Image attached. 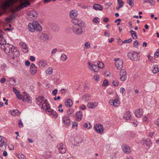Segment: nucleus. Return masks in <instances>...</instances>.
Returning <instances> with one entry per match:
<instances>
[{
    "label": "nucleus",
    "instance_id": "nucleus-1",
    "mask_svg": "<svg viewBox=\"0 0 159 159\" xmlns=\"http://www.w3.org/2000/svg\"><path fill=\"white\" fill-rule=\"evenodd\" d=\"M3 34V32L0 30V45H1V49H3L6 54H8L9 49H11V48H14L12 50H13V52H14V55L16 57H18L20 55L19 51L16 48L12 45L8 43H6V41L2 36Z\"/></svg>",
    "mask_w": 159,
    "mask_h": 159
},
{
    "label": "nucleus",
    "instance_id": "nucleus-2",
    "mask_svg": "<svg viewBox=\"0 0 159 159\" xmlns=\"http://www.w3.org/2000/svg\"><path fill=\"white\" fill-rule=\"evenodd\" d=\"M44 98L43 97H39L36 99V104L41 107V108L45 109L46 111L50 112V107L49 104L48 105L47 103V100H44Z\"/></svg>",
    "mask_w": 159,
    "mask_h": 159
},
{
    "label": "nucleus",
    "instance_id": "nucleus-3",
    "mask_svg": "<svg viewBox=\"0 0 159 159\" xmlns=\"http://www.w3.org/2000/svg\"><path fill=\"white\" fill-rule=\"evenodd\" d=\"M28 27L29 30L32 32H34L35 30L40 32L42 30L41 25L36 21H34L32 23H29Z\"/></svg>",
    "mask_w": 159,
    "mask_h": 159
},
{
    "label": "nucleus",
    "instance_id": "nucleus-4",
    "mask_svg": "<svg viewBox=\"0 0 159 159\" xmlns=\"http://www.w3.org/2000/svg\"><path fill=\"white\" fill-rule=\"evenodd\" d=\"M16 0H7L3 3L1 7L4 12L6 11L7 8L12 6L16 2Z\"/></svg>",
    "mask_w": 159,
    "mask_h": 159
},
{
    "label": "nucleus",
    "instance_id": "nucleus-5",
    "mask_svg": "<svg viewBox=\"0 0 159 159\" xmlns=\"http://www.w3.org/2000/svg\"><path fill=\"white\" fill-rule=\"evenodd\" d=\"M139 53L135 52H129L128 53V57L130 59L134 61H138L140 59Z\"/></svg>",
    "mask_w": 159,
    "mask_h": 159
},
{
    "label": "nucleus",
    "instance_id": "nucleus-6",
    "mask_svg": "<svg viewBox=\"0 0 159 159\" xmlns=\"http://www.w3.org/2000/svg\"><path fill=\"white\" fill-rule=\"evenodd\" d=\"M115 61V65L116 68L118 70H121L123 67V61L120 58H116L114 59Z\"/></svg>",
    "mask_w": 159,
    "mask_h": 159
},
{
    "label": "nucleus",
    "instance_id": "nucleus-7",
    "mask_svg": "<svg viewBox=\"0 0 159 159\" xmlns=\"http://www.w3.org/2000/svg\"><path fill=\"white\" fill-rule=\"evenodd\" d=\"M30 5V3L29 2L27 1H26L21 4L18 7H16L14 9L12 10V12L14 13H15L17 11L20 10L21 9L24 8V7H26L27 6L29 5Z\"/></svg>",
    "mask_w": 159,
    "mask_h": 159
},
{
    "label": "nucleus",
    "instance_id": "nucleus-8",
    "mask_svg": "<svg viewBox=\"0 0 159 159\" xmlns=\"http://www.w3.org/2000/svg\"><path fill=\"white\" fill-rule=\"evenodd\" d=\"M120 101L117 98L110 99L109 102V104L111 106L117 107H119L120 104Z\"/></svg>",
    "mask_w": 159,
    "mask_h": 159
},
{
    "label": "nucleus",
    "instance_id": "nucleus-9",
    "mask_svg": "<svg viewBox=\"0 0 159 159\" xmlns=\"http://www.w3.org/2000/svg\"><path fill=\"white\" fill-rule=\"evenodd\" d=\"M72 29L73 32L76 35H80L83 33L82 29L81 26H73Z\"/></svg>",
    "mask_w": 159,
    "mask_h": 159
},
{
    "label": "nucleus",
    "instance_id": "nucleus-10",
    "mask_svg": "<svg viewBox=\"0 0 159 159\" xmlns=\"http://www.w3.org/2000/svg\"><path fill=\"white\" fill-rule=\"evenodd\" d=\"M57 148L58 152L60 154H64L66 152V150L65 146L62 143H60L57 144Z\"/></svg>",
    "mask_w": 159,
    "mask_h": 159
},
{
    "label": "nucleus",
    "instance_id": "nucleus-11",
    "mask_svg": "<svg viewBox=\"0 0 159 159\" xmlns=\"http://www.w3.org/2000/svg\"><path fill=\"white\" fill-rule=\"evenodd\" d=\"M38 16L37 12L35 11H30L27 16V19L30 20H32Z\"/></svg>",
    "mask_w": 159,
    "mask_h": 159
},
{
    "label": "nucleus",
    "instance_id": "nucleus-12",
    "mask_svg": "<svg viewBox=\"0 0 159 159\" xmlns=\"http://www.w3.org/2000/svg\"><path fill=\"white\" fill-rule=\"evenodd\" d=\"M94 128L95 130L98 133H102L104 130L102 125L100 124H97L95 125Z\"/></svg>",
    "mask_w": 159,
    "mask_h": 159
},
{
    "label": "nucleus",
    "instance_id": "nucleus-13",
    "mask_svg": "<svg viewBox=\"0 0 159 159\" xmlns=\"http://www.w3.org/2000/svg\"><path fill=\"white\" fill-rule=\"evenodd\" d=\"M62 122L64 126H67L69 125L70 124V120L68 117L65 116H63L62 117Z\"/></svg>",
    "mask_w": 159,
    "mask_h": 159
},
{
    "label": "nucleus",
    "instance_id": "nucleus-14",
    "mask_svg": "<svg viewBox=\"0 0 159 159\" xmlns=\"http://www.w3.org/2000/svg\"><path fill=\"white\" fill-rule=\"evenodd\" d=\"M120 79L121 81H125L126 79V72L125 69L121 70L120 72Z\"/></svg>",
    "mask_w": 159,
    "mask_h": 159
},
{
    "label": "nucleus",
    "instance_id": "nucleus-15",
    "mask_svg": "<svg viewBox=\"0 0 159 159\" xmlns=\"http://www.w3.org/2000/svg\"><path fill=\"white\" fill-rule=\"evenodd\" d=\"M88 66H89V68L93 70L94 72H97L98 71V67L96 65H95L93 63H92L90 62H88Z\"/></svg>",
    "mask_w": 159,
    "mask_h": 159
},
{
    "label": "nucleus",
    "instance_id": "nucleus-16",
    "mask_svg": "<svg viewBox=\"0 0 159 159\" xmlns=\"http://www.w3.org/2000/svg\"><path fill=\"white\" fill-rule=\"evenodd\" d=\"M30 71L31 74L34 75L37 71V68L34 63H32L30 67Z\"/></svg>",
    "mask_w": 159,
    "mask_h": 159
},
{
    "label": "nucleus",
    "instance_id": "nucleus-17",
    "mask_svg": "<svg viewBox=\"0 0 159 159\" xmlns=\"http://www.w3.org/2000/svg\"><path fill=\"white\" fill-rule=\"evenodd\" d=\"M71 22L75 25L79 26H81L83 23V21L81 20L78 19H73L72 20Z\"/></svg>",
    "mask_w": 159,
    "mask_h": 159
},
{
    "label": "nucleus",
    "instance_id": "nucleus-18",
    "mask_svg": "<svg viewBox=\"0 0 159 159\" xmlns=\"http://www.w3.org/2000/svg\"><path fill=\"white\" fill-rule=\"evenodd\" d=\"M83 117V113L81 111H77L75 115V120L78 121H80Z\"/></svg>",
    "mask_w": 159,
    "mask_h": 159
},
{
    "label": "nucleus",
    "instance_id": "nucleus-19",
    "mask_svg": "<svg viewBox=\"0 0 159 159\" xmlns=\"http://www.w3.org/2000/svg\"><path fill=\"white\" fill-rule=\"evenodd\" d=\"M78 11L76 10H73L71 11L69 13V16L70 18L75 19L78 16Z\"/></svg>",
    "mask_w": 159,
    "mask_h": 159
},
{
    "label": "nucleus",
    "instance_id": "nucleus-20",
    "mask_svg": "<svg viewBox=\"0 0 159 159\" xmlns=\"http://www.w3.org/2000/svg\"><path fill=\"white\" fill-rule=\"evenodd\" d=\"M123 151L125 153L128 154L131 152V150L129 146L126 145H123L122 146Z\"/></svg>",
    "mask_w": 159,
    "mask_h": 159
},
{
    "label": "nucleus",
    "instance_id": "nucleus-21",
    "mask_svg": "<svg viewBox=\"0 0 159 159\" xmlns=\"http://www.w3.org/2000/svg\"><path fill=\"white\" fill-rule=\"evenodd\" d=\"M20 45L22 47L23 52L25 53H27L28 51V49L26 46V44L22 42L20 43Z\"/></svg>",
    "mask_w": 159,
    "mask_h": 159
},
{
    "label": "nucleus",
    "instance_id": "nucleus-22",
    "mask_svg": "<svg viewBox=\"0 0 159 159\" xmlns=\"http://www.w3.org/2000/svg\"><path fill=\"white\" fill-rule=\"evenodd\" d=\"M143 114V111L142 109H139L134 112L135 115L137 117H140Z\"/></svg>",
    "mask_w": 159,
    "mask_h": 159
},
{
    "label": "nucleus",
    "instance_id": "nucleus-23",
    "mask_svg": "<svg viewBox=\"0 0 159 159\" xmlns=\"http://www.w3.org/2000/svg\"><path fill=\"white\" fill-rule=\"evenodd\" d=\"M65 106L68 107H70L73 105V102L70 99H67L65 101Z\"/></svg>",
    "mask_w": 159,
    "mask_h": 159
},
{
    "label": "nucleus",
    "instance_id": "nucleus-24",
    "mask_svg": "<svg viewBox=\"0 0 159 159\" xmlns=\"http://www.w3.org/2000/svg\"><path fill=\"white\" fill-rule=\"evenodd\" d=\"M98 104V103L96 102H89L87 104V107L89 108L93 109L96 107Z\"/></svg>",
    "mask_w": 159,
    "mask_h": 159
},
{
    "label": "nucleus",
    "instance_id": "nucleus-25",
    "mask_svg": "<svg viewBox=\"0 0 159 159\" xmlns=\"http://www.w3.org/2000/svg\"><path fill=\"white\" fill-rule=\"evenodd\" d=\"M93 8L96 11H102L103 9L102 7L98 4H95L93 6Z\"/></svg>",
    "mask_w": 159,
    "mask_h": 159
},
{
    "label": "nucleus",
    "instance_id": "nucleus-26",
    "mask_svg": "<svg viewBox=\"0 0 159 159\" xmlns=\"http://www.w3.org/2000/svg\"><path fill=\"white\" fill-rule=\"evenodd\" d=\"M38 65L39 66L45 67L47 65V62L44 60H41L38 62Z\"/></svg>",
    "mask_w": 159,
    "mask_h": 159
},
{
    "label": "nucleus",
    "instance_id": "nucleus-27",
    "mask_svg": "<svg viewBox=\"0 0 159 159\" xmlns=\"http://www.w3.org/2000/svg\"><path fill=\"white\" fill-rule=\"evenodd\" d=\"M124 118L125 119L128 120L130 119L131 118V113L129 111H127L124 115Z\"/></svg>",
    "mask_w": 159,
    "mask_h": 159
},
{
    "label": "nucleus",
    "instance_id": "nucleus-28",
    "mask_svg": "<svg viewBox=\"0 0 159 159\" xmlns=\"http://www.w3.org/2000/svg\"><path fill=\"white\" fill-rule=\"evenodd\" d=\"M53 118L56 119L57 118L58 116V115L55 111H54L53 110L50 109V116Z\"/></svg>",
    "mask_w": 159,
    "mask_h": 159
},
{
    "label": "nucleus",
    "instance_id": "nucleus-29",
    "mask_svg": "<svg viewBox=\"0 0 159 159\" xmlns=\"http://www.w3.org/2000/svg\"><path fill=\"white\" fill-rule=\"evenodd\" d=\"M8 53L7 54V55H9L10 57H12L13 59H14L15 57H17L16 56L14 55V52H13V50H12V48H11V49H9L8 50Z\"/></svg>",
    "mask_w": 159,
    "mask_h": 159
},
{
    "label": "nucleus",
    "instance_id": "nucleus-30",
    "mask_svg": "<svg viewBox=\"0 0 159 159\" xmlns=\"http://www.w3.org/2000/svg\"><path fill=\"white\" fill-rule=\"evenodd\" d=\"M148 2L151 6H153L155 3V1L154 0H143V3Z\"/></svg>",
    "mask_w": 159,
    "mask_h": 159
},
{
    "label": "nucleus",
    "instance_id": "nucleus-31",
    "mask_svg": "<svg viewBox=\"0 0 159 159\" xmlns=\"http://www.w3.org/2000/svg\"><path fill=\"white\" fill-rule=\"evenodd\" d=\"M90 99V95L89 94H85L82 97V100L84 101H87Z\"/></svg>",
    "mask_w": 159,
    "mask_h": 159
},
{
    "label": "nucleus",
    "instance_id": "nucleus-32",
    "mask_svg": "<svg viewBox=\"0 0 159 159\" xmlns=\"http://www.w3.org/2000/svg\"><path fill=\"white\" fill-rule=\"evenodd\" d=\"M9 112H10L11 115L14 116L19 115L20 114L19 111L17 110H14Z\"/></svg>",
    "mask_w": 159,
    "mask_h": 159
},
{
    "label": "nucleus",
    "instance_id": "nucleus-33",
    "mask_svg": "<svg viewBox=\"0 0 159 159\" xmlns=\"http://www.w3.org/2000/svg\"><path fill=\"white\" fill-rule=\"evenodd\" d=\"M130 32L133 39H135L137 38V34L135 31H133V30H130Z\"/></svg>",
    "mask_w": 159,
    "mask_h": 159
},
{
    "label": "nucleus",
    "instance_id": "nucleus-34",
    "mask_svg": "<svg viewBox=\"0 0 159 159\" xmlns=\"http://www.w3.org/2000/svg\"><path fill=\"white\" fill-rule=\"evenodd\" d=\"M23 93L24 96L26 97V99L28 100V102L31 103V98L29 96V94L28 93L25 92H24Z\"/></svg>",
    "mask_w": 159,
    "mask_h": 159
},
{
    "label": "nucleus",
    "instance_id": "nucleus-35",
    "mask_svg": "<svg viewBox=\"0 0 159 159\" xmlns=\"http://www.w3.org/2000/svg\"><path fill=\"white\" fill-rule=\"evenodd\" d=\"M159 69L157 65H154L153 66L152 72L153 74H155L159 71Z\"/></svg>",
    "mask_w": 159,
    "mask_h": 159
},
{
    "label": "nucleus",
    "instance_id": "nucleus-36",
    "mask_svg": "<svg viewBox=\"0 0 159 159\" xmlns=\"http://www.w3.org/2000/svg\"><path fill=\"white\" fill-rule=\"evenodd\" d=\"M9 81L11 82L10 84H12L14 85H16L17 83H16V80L13 78H11L9 79Z\"/></svg>",
    "mask_w": 159,
    "mask_h": 159
},
{
    "label": "nucleus",
    "instance_id": "nucleus-37",
    "mask_svg": "<svg viewBox=\"0 0 159 159\" xmlns=\"http://www.w3.org/2000/svg\"><path fill=\"white\" fill-rule=\"evenodd\" d=\"M93 79L95 81L98 82L100 80V77L99 75L95 74L93 76Z\"/></svg>",
    "mask_w": 159,
    "mask_h": 159
},
{
    "label": "nucleus",
    "instance_id": "nucleus-38",
    "mask_svg": "<svg viewBox=\"0 0 159 159\" xmlns=\"http://www.w3.org/2000/svg\"><path fill=\"white\" fill-rule=\"evenodd\" d=\"M60 59L62 61H64L67 60V57L66 55L65 54H62L61 55Z\"/></svg>",
    "mask_w": 159,
    "mask_h": 159
},
{
    "label": "nucleus",
    "instance_id": "nucleus-39",
    "mask_svg": "<svg viewBox=\"0 0 159 159\" xmlns=\"http://www.w3.org/2000/svg\"><path fill=\"white\" fill-rule=\"evenodd\" d=\"M83 125L84 127L88 129H90L92 127L90 123L89 122L84 123Z\"/></svg>",
    "mask_w": 159,
    "mask_h": 159
},
{
    "label": "nucleus",
    "instance_id": "nucleus-40",
    "mask_svg": "<svg viewBox=\"0 0 159 159\" xmlns=\"http://www.w3.org/2000/svg\"><path fill=\"white\" fill-rule=\"evenodd\" d=\"M93 22L95 24H98L100 21V19L98 17H95L93 18Z\"/></svg>",
    "mask_w": 159,
    "mask_h": 159
},
{
    "label": "nucleus",
    "instance_id": "nucleus-41",
    "mask_svg": "<svg viewBox=\"0 0 159 159\" xmlns=\"http://www.w3.org/2000/svg\"><path fill=\"white\" fill-rule=\"evenodd\" d=\"M145 144L146 146L149 147L152 144V142L149 139H147L145 141Z\"/></svg>",
    "mask_w": 159,
    "mask_h": 159
},
{
    "label": "nucleus",
    "instance_id": "nucleus-42",
    "mask_svg": "<svg viewBox=\"0 0 159 159\" xmlns=\"http://www.w3.org/2000/svg\"><path fill=\"white\" fill-rule=\"evenodd\" d=\"M74 111L73 110L69 109L67 111V115L68 116H72L74 115Z\"/></svg>",
    "mask_w": 159,
    "mask_h": 159
},
{
    "label": "nucleus",
    "instance_id": "nucleus-43",
    "mask_svg": "<svg viewBox=\"0 0 159 159\" xmlns=\"http://www.w3.org/2000/svg\"><path fill=\"white\" fill-rule=\"evenodd\" d=\"M97 64L98 65V69H102L104 67V64L102 62H98Z\"/></svg>",
    "mask_w": 159,
    "mask_h": 159
},
{
    "label": "nucleus",
    "instance_id": "nucleus-44",
    "mask_svg": "<svg viewBox=\"0 0 159 159\" xmlns=\"http://www.w3.org/2000/svg\"><path fill=\"white\" fill-rule=\"evenodd\" d=\"M90 44L89 42H86L84 45V49H87L90 48Z\"/></svg>",
    "mask_w": 159,
    "mask_h": 159
},
{
    "label": "nucleus",
    "instance_id": "nucleus-45",
    "mask_svg": "<svg viewBox=\"0 0 159 159\" xmlns=\"http://www.w3.org/2000/svg\"><path fill=\"white\" fill-rule=\"evenodd\" d=\"M127 2L130 6L132 7L134 5V0H127Z\"/></svg>",
    "mask_w": 159,
    "mask_h": 159
},
{
    "label": "nucleus",
    "instance_id": "nucleus-46",
    "mask_svg": "<svg viewBox=\"0 0 159 159\" xmlns=\"http://www.w3.org/2000/svg\"><path fill=\"white\" fill-rule=\"evenodd\" d=\"M109 85V83L108 81L106 80H104L103 83L102 84L103 86H105Z\"/></svg>",
    "mask_w": 159,
    "mask_h": 159
},
{
    "label": "nucleus",
    "instance_id": "nucleus-47",
    "mask_svg": "<svg viewBox=\"0 0 159 159\" xmlns=\"http://www.w3.org/2000/svg\"><path fill=\"white\" fill-rule=\"evenodd\" d=\"M117 3L120 7H122L124 4V2L122 0H117Z\"/></svg>",
    "mask_w": 159,
    "mask_h": 159
},
{
    "label": "nucleus",
    "instance_id": "nucleus-48",
    "mask_svg": "<svg viewBox=\"0 0 159 159\" xmlns=\"http://www.w3.org/2000/svg\"><path fill=\"white\" fill-rule=\"evenodd\" d=\"M132 41V39L130 38L128 39L125 40L122 42L123 43H129Z\"/></svg>",
    "mask_w": 159,
    "mask_h": 159
},
{
    "label": "nucleus",
    "instance_id": "nucleus-49",
    "mask_svg": "<svg viewBox=\"0 0 159 159\" xmlns=\"http://www.w3.org/2000/svg\"><path fill=\"white\" fill-rule=\"evenodd\" d=\"M18 125L19 127L20 128H22L23 127V124L21 119L19 120Z\"/></svg>",
    "mask_w": 159,
    "mask_h": 159
},
{
    "label": "nucleus",
    "instance_id": "nucleus-50",
    "mask_svg": "<svg viewBox=\"0 0 159 159\" xmlns=\"http://www.w3.org/2000/svg\"><path fill=\"white\" fill-rule=\"evenodd\" d=\"M113 85L114 86H118L119 85V83L118 81L116 80H114L112 82Z\"/></svg>",
    "mask_w": 159,
    "mask_h": 159
},
{
    "label": "nucleus",
    "instance_id": "nucleus-51",
    "mask_svg": "<svg viewBox=\"0 0 159 159\" xmlns=\"http://www.w3.org/2000/svg\"><path fill=\"white\" fill-rule=\"evenodd\" d=\"M58 75L57 74L55 73L54 74V76H52V80H55L57 79L58 78Z\"/></svg>",
    "mask_w": 159,
    "mask_h": 159
},
{
    "label": "nucleus",
    "instance_id": "nucleus-52",
    "mask_svg": "<svg viewBox=\"0 0 159 159\" xmlns=\"http://www.w3.org/2000/svg\"><path fill=\"white\" fill-rule=\"evenodd\" d=\"M57 49L54 48L53 49L51 52V54L52 55L54 56L56 53V52H57Z\"/></svg>",
    "mask_w": 159,
    "mask_h": 159
},
{
    "label": "nucleus",
    "instance_id": "nucleus-53",
    "mask_svg": "<svg viewBox=\"0 0 159 159\" xmlns=\"http://www.w3.org/2000/svg\"><path fill=\"white\" fill-rule=\"evenodd\" d=\"M62 104H60L59 105L58 107V111H59L61 112H62L63 111V110L62 109Z\"/></svg>",
    "mask_w": 159,
    "mask_h": 159
},
{
    "label": "nucleus",
    "instance_id": "nucleus-54",
    "mask_svg": "<svg viewBox=\"0 0 159 159\" xmlns=\"http://www.w3.org/2000/svg\"><path fill=\"white\" fill-rule=\"evenodd\" d=\"M18 157L19 159H26L24 155L23 154H19L18 155Z\"/></svg>",
    "mask_w": 159,
    "mask_h": 159
},
{
    "label": "nucleus",
    "instance_id": "nucleus-55",
    "mask_svg": "<svg viewBox=\"0 0 159 159\" xmlns=\"http://www.w3.org/2000/svg\"><path fill=\"white\" fill-rule=\"evenodd\" d=\"M16 95L17 98L19 99H23L24 96H23L22 94H19V93L18 94Z\"/></svg>",
    "mask_w": 159,
    "mask_h": 159
},
{
    "label": "nucleus",
    "instance_id": "nucleus-56",
    "mask_svg": "<svg viewBox=\"0 0 159 159\" xmlns=\"http://www.w3.org/2000/svg\"><path fill=\"white\" fill-rule=\"evenodd\" d=\"M57 89H55L52 91V93L53 96H56L57 93Z\"/></svg>",
    "mask_w": 159,
    "mask_h": 159
},
{
    "label": "nucleus",
    "instance_id": "nucleus-57",
    "mask_svg": "<svg viewBox=\"0 0 159 159\" xmlns=\"http://www.w3.org/2000/svg\"><path fill=\"white\" fill-rule=\"evenodd\" d=\"M154 55L155 57H159V49L157 50V51L155 52Z\"/></svg>",
    "mask_w": 159,
    "mask_h": 159
},
{
    "label": "nucleus",
    "instance_id": "nucleus-58",
    "mask_svg": "<svg viewBox=\"0 0 159 159\" xmlns=\"http://www.w3.org/2000/svg\"><path fill=\"white\" fill-rule=\"evenodd\" d=\"M13 90L15 93L16 95L19 93V91L14 88H13Z\"/></svg>",
    "mask_w": 159,
    "mask_h": 159
},
{
    "label": "nucleus",
    "instance_id": "nucleus-59",
    "mask_svg": "<svg viewBox=\"0 0 159 159\" xmlns=\"http://www.w3.org/2000/svg\"><path fill=\"white\" fill-rule=\"evenodd\" d=\"M110 35V33L108 31H106L104 33V35L106 37H109Z\"/></svg>",
    "mask_w": 159,
    "mask_h": 159
},
{
    "label": "nucleus",
    "instance_id": "nucleus-60",
    "mask_svg": "<svg viewBox=\"0 0 159 159\" xmlns=\"http://www.w3.org/2000/svg\"><path fill=\"white\" fill-rule=\"evenodd\" d=\"M139 43L137 41H134L133 43V46L134 47H137Z\"/></svg>",
    "mask_w": 159,
    "mask_h": 159
},
{
    "label": "nucleus",
    "instance_id": "nucleus-61",
    "mask_svg": "<svg viewBox=\"0 0 159 159\" xmlns=\"http://www.w3.org/2000/svg\"><path fill=\"white\" fill-rule=\"evenodd\" d=\"M80 109L82 110H84L86 109V106L84 105H82L80 106Z\"/></svg>",
    "mask_w": 159,
    "mask_h": 159
},
{
    "label": "nucleus",
    "instance_id": "nucleus-62",
    "mask_svg": "<svg viewBox=\"0 0 159 159\" xmlns=\"http://www.w3.org/2000/svg\"><path fill=\"white\" fill-rule=\"evenodd\" d=\"M43 157L45 158H48L49 157V156L48 154H47V153H45L43 155Z\"/></svg>",
    "mask_w": 159,
    "mask_h": 159
},
{
    "label": "nucleus",
    "instance_id": "nucleus-63",
    "mask_svg": "<svg viewBox=\"0 0 159 159\" xmlns=\"http://www.w3.org/2000/svg\"><path fill=\"white\" fill-rule=\"evenodd\" d=\"M78 126V124L76 122H74L73 123L72 126L73 127H77Z\"/></svg>",
    "mask_w": 159,
    "mask_h": 159
},
{
    "label": "nucleus",
    "instance_id": "nucleus-64",
    "mask_svg": "<svg viewBox=\"0 0 159 159\" xmlns=\"http://www.w3.org/2000/svg\"><path fill=\"white\" fill-rule=\"evenodd\" d=\"M2 142H5L6 143L7 142V140L5 138L2 136Z\"/></svg>",
    "mask_w": 159,
    "mask_h": 159
}]
</instances>
